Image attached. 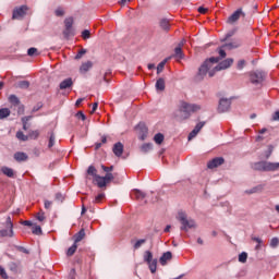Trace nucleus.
Returning a JSON list of instances; mask_svg holds the SVG:
<instances>
[{"label":"nucleus","instance_id":"27","mask_svg":"<svg viewBox=\"0 0 279 279\" xmlns=\"http://www.w3.org/2000/svg\"><path fill=\"white\" fill-rule=\"evenodd\" d=\"M9 101L10 104H12V106H19L21 104V100L19 99V97H16V95H10Z\"/></svg>","mask_w":279,"mask_h":279},{"label":"nucleus","instance_id":"47","mask_svg":"<svg viewBox=\"0 0 279 279\" xmlns=\"http://www.w3.org/2000/svg\"><path fill=\"white\" fill-rule=\"evenodd\" d=\"M56 16H64V9L62 8H57L54 11Z\"/></svg>","mask_w":279,"mask_h":279},{"label":"nucleus","instance_id":"30","mask_svg":"<svg viewBox=\"0 0 279 279\" xmlns=\"http://www.w3.org/2000/svg\"><path fill=\"white\" fill-rule=\"evenodd\" d=\"M151 260H154V254H151L150 251H146V252L144 253V262L148 264V263H150Z\"/></svg>","mask_w":279,"mask_h":279},{"label":"nucleus","instance_id":"6","mask_svg":"<svg viewBox=\"0 0 279 279\" xmlns=\"http://www.w3.org/2000/svg\"><path fill=\"white\" fill-rule=\"evenodd\" d=\"M0 236L1 238L14 236V223H12V218L10 216L7 217V220L4 222V229L0 230Z\"/></svg>","mask_w":279,"mask_h":279},{"label":"nucleus","instance_id":"10","mask_svg":"<svg viewBox=\"0 0 279 279\" xmlns=\"http://www.w3.org/2000/svg\"><path fill=\"white\" fill-rule=\"evenodd\" d=\"M223 162H226V160L222 157H216L207 163V167L208 169H217V167H221Z\"/></svg>","mask_w":279,"mask_h":279},{"label":"nucleus","instance_id":"44","mask_svg":"<svg viewBox=\"0 0 279 279\" xmlns=\"http://www.w3.org/2000/svg\"><path fill=\"white\" fill-rule=\"evenodd\" d=\"M36 219H37V221H45V219H46L45 211L40 210L39 213H37Z\"/></svg>","mask_w":279,"mask_h":279},{"label":"nucleus","instance_id":"24","mask_svg":"<svg viewBox=\"0 0 279 279\" xmlns=\"http://www.w3.org/2000/svg\"><path fill=\"white\" fill-rule=\"evenodd\" d=\"M154 142L157 144V145H162V143L165 142V135L162 133H157L155 136H154Z\"/></svg>","mask_w":279,"mask_h":279},{"label":"nucleus","instance_id":"56","mask_svg":"<svg viewBox=\"0 0 279 279\" xmlns=\"http://www.w3.org/2000/svg\"><path fill=\"white\" fill-rule=\"evenodd\" d=\"M271 154H274V146L269 145L268 153L266 154V158H269V156H271Z\"/></svg>","mask_w":279,"mask_h":279},{"label":"nucleus","instance_id":"32","mask_svg":"<svg viewBox=\"0 0 279 279\" xmlns=\"http://www.w3.org/2000/svg\"><path fill=\"white\" fill-rule=\"evenodd\" d=\"M77 252V244L74 242V244L68 248L66 256H73Z\"/></svg>","mask_w":279,"mask_h":279},{"label":"nucleus","instance_id":"52","mask_svg":"<svg viewBox=\"0 0 279 279\" xmlns=\"http://www.w3.org/2000/svg\"><path fill=\"white\" fill-rule=\"evenodd\" d=\"M38 53V49H36V48H29L28 50H27V54L28 56H36Z\"/></svg>","mask_w":279,"mask_h":279},{"label":"nucleus","instance_id":"20","mask_svg":"<svg viewBox=\"0 0 279 279\" xmlns=\"http://www.w3.org/2000/svg\"><path fill=\"white\" fill-rule=\"evenodd\" d=\"M86 236V232L84 229H81L75 235H74V243L78 244L80 241H82Z\"/></svg>","mask_w":279,"mask_h":279},{"label":"nucleus","instance_id":"28","mask_svg":"<svg viewBox=\"0 0 279 279\" xmlns=\"http://www.w3.org/2000/svg\"><path fill=\"white\" fill-rule=\"evenodd\" d=\"M226 49H236L241 47V41L229 43L223 46Z\"/></svg>","mask_w":279,"mask_h":279},{"label":"nucleus","instance_id":"60","mask_svg":"<svg viewBox=\"0 0 279 279\" xmlns=\"http://www.w3.org/2000/svg\"><path fill=\"white\" fill-rule=\"evenodd\" d=\"M198 12H199V14H206V12H208V9H206L204 7H199Z\"/></svg>","mask_w":279,"mask_h":279},{"label":"nucleus","instance_id":"54","mask_svg":"<svg viewBox=\"0 0 279 279\" xmlns=\"http://www.w3.org/2000/svg\"><path fill=\"white\" fill-rule=\"evenodd\" d=\"M40 108H43V105L40 102H38L35 107H33L32 113L34 114V112H38V110H40Z\"/></svg>","mask_w":279,"mask_h":279},{"label":"nucleus","instance_id":"22","mask_svg":"<svg viewBox=\"0 0 279 279\" xmlns=\"http://www.w3.org/2000/svg\"><path fill=\"white\" fill-rule=\"evenodd\" d=\"M149 270L151 274H156V269L158 267V259H151L150 262L147 263Z\"/></svg>","mask_w":279,"mask_h":279},{"label":"nucleus","instance_id":"43","mask_svg":"<svg viewBox=\"0 0 279 279\" xmlns=\"http://www.w3.org/2000/svg\"><path fill=\"white\" fill-rule=\"evenodd\" d=\"M104 197H106V194L101 193V194H98L95 199H94V203L95 204H101V201L104 199Z\"/></svg>","mask_w":279,"mask_h":279},{"label":"nucleus","instance_id":"35","mask_svg":"<svg viewBox=\"0 0 279 279\" xmlns=\"http://www.w3.org/2000/svg\"><path fill=\"white\" fill-rule=\"evenodd\" d=\"M165 64H167V59H165L157 65V75H160V73L165 71Z\"/></svg>","mask_w":279,"mask_h":279},{"label":"nucleus","instance_id":"4","mask_svg":"<svg viewBox=\"0 0 279 279\" xmlns=\"http://www.w3.org/2000/svg\"><path fill=\"white\" fill-rule=\"evenodd\" d=\"M178 221H180L181 230H184V232H189V230L196 228L195 220L189 218L184 213L178 214Z\"/></svg>","mask_w":279,"mask_h":279},{"label":"nucleus","instance_id":"25","mask_svg":"<svg viewBox=\"0 0 279 279\" xmlns=\"http://www.w3.org/2000/svg\"><path fill=\"white\" fill-rule=\"evenodd\" d=\"M155 87L157 90H165V88H166L165 78H158Z\"/></svg>","mask_w":279,"mask_h":279},{"label":"nucleus","instance_id":"15","mask_svg":"<svg viewBox=\"0 0 279 279\" xmlns=\"http://www.w3.org/2000/svg\"><path fill=\"white\" fill-rule=\"evenodd\" d=\"M71 86H73V78H65L60 83L59 88L66 90V88H71Z\"/></svg>","mask_w":279,"mask_h":279},{"label":"nucleus","instance_id":"61","mask_svg":"<svg viewBox=\"0 0 279 279\" xmlns=\"http://www.w3.org/2000/svg\"><path fill=\"white\" fill-rule=\"evenodd\" d=\"M52 204H53V203H51L50 201H45V208H46L47 210H49V208H51Z\"/></svg>","mask_w":279,"mask_h":279},{"label":"nucleus","instance_id":"55","mask_svg":"<svg viewBox=\"0 0 279 279\" xmlns=\"http://www.w3.org/2000/svg\"><path fill=\"white\" fill-rule=\"evenodd\" d=\"M244 66H245V60H240V61L238 62V65H236V68L239 69V71H241Z\"/></svg>","mask_w":279,"mask_h":279},{"label":"nucleus","instance_id":"21","mask_svg":"<svg viewBox=\"0 0 279 279\" xmlns=\"http://www.w3.org/2000/svg\"><path fill=\"white\" fill-rule=\"evenodd\" d=\"M90 69H93V62L87 61L81 65L80 71L81 73H87V71H90Z\"/></svg>","mask_w":279,"mask_h":279},{"label":"nucleus","instance_id":"26","mask_svg":"<svg viewBox=\"0 0 279 279\" xmlns=\"http://www.w3.org/2000/svg\"><path fill=\"white\" fill-rule=\"evenodd\" d=\"M10 114H11L10 109H8V108L0 109V119L1 120L8 119V117H10Z\"/></svg>","mask_w":279,"mask_h":279},{"label":"nucleus","instance_id":"18","mask_svg":"<svg viewBox=\"0 0 279 279\" xmlns=\"http://www.w3.org/2000/svg\"><path fill=\"white\" fill-rule=\"evenodd\" d=\"M172 58H175L178 62L184 59V52H182V49L180 47L174 48V54L172 56Z\"/></svg>","mask_w":279,"mask_h":279},{"label":"nucleus","instance_id":"36","mask_svg":"<svg viewBox=\"0 0 279 279\" xmlns=\"http://www.w3.org/2000/svg\"><path fill=\"white\" fill-rule=\"evenodd\" d=\"M138 128L142 130V135H140V138L141 141H145V138H147V126L140 125Z\"/></svg>","mask_w":279,"mask_h":279},{"label":"nucleus","instance_id":"57","mask_svg":"<svg viewBox=\"0 0 279 279\" xmlns=\"http://www.w3.org/2000/svg\"><path fill=\"white\" fill-rule=\"evenodd\" d=\"M33 117L32 116H26L22 118V123H27L28 121H32Z\"/></svg>","mask_w":279,"mask_h":279},{"label":"nucleus","instance_id":"31","mask_svg":"<svg viewBox=\"0 0 279 279\" xmlns=\"http://www.w3.org/2000/svg\"><path fill=\"white\" fill-rule=\"evenodd\" d=\"M100 167H101L102 171H105L106 175H112L114 166L107 167V166L101 165Z\"/></svg>","mask_w":279,"mask_h":279},{"label":"nucleus","instance_id":"16","mask_svg":"<svg viewBox=\"0 0 279 279\" xmlns=\"http://www.w3.org/2000/svg\"><path fill=\"white\" fill-rule=\"evenodd\" d=\"M29 157L27 156V154L23 153V151H17L14 154V160H16V162H25V160H27Z\"/></svg>","mask_w":279,"mask_h":279},{"label":"nucleus","instance_id":"33","mask_svg":"<svg viewBox=\"0 0 279 279\" xmlns=\"http://www.w3.org/2000/svg\"><path fill=\"white\" fill-rule=\"evenodd\" d=\"M38 136H40V131H38V130L31 131L28 133V138H32L33 141H36L38 138Z\"/></svg>","mask_w":279,"mask_h":279},{"label":"nucleus","instance_id":"29","mask_svg":"<svg viewBox=\"0 0 279 279\" xmlns=\"http://www.w3.org/2000/svg\"><path fill=\"white\" fill-rule=\"evenodd\" d=\"M159 25L161 29H165L166 32H168L169 27H171V25L169 24V20H166V19L161 20L159 22Z\"/></svg>","mask_w":279,"mask_h":279},{"label":"nucleus","instance_id":"9","mask_svg":"<svg viewBox=\"0 0 279 279\" xmlns=\"http://www.w3.org/2000/svg\"><path fill=\"white\" fill-rule=\"evenodd\" d=\"M241 16H245V13H243V10L238 9L235 12L232 13V15L228 17L227 23H229V25H234V23H236V21H239Z\"/></svg>","mask_w":279,"mask_h":279},{"label":"nucleus","instance_id":"38","mask_svg":"<svg viewBox=\"0 0 279 279\" xmlns=\"http://www.w3.org/2000/svg\"><path fill=\"white\" fill-rule=\"evenodd\" d=\"M17 88L27 89L29 88V82L28 81H21L17 83Z\"/></svg>","mask_w":279,"mask_h":279},{"label":"nucleus","instance_id":"40","mask_svg":"<svg viewBox=\"0 0 279 279\" xmlns=\"http://www.w3.org/2000/svg\"><path fill=\"white\" fill-rule=\"evenodd\" d=\"M259 191H263V187L262 186H255L251 190H246L245 193H247V195H252L254 193H259Z\"/></svg>","mask_w":279,"mask_h":279},{"label":"nucleus","instance_id":"5","mask_svg":"<svg viewBox=\"0 0 279 279\" xmlns=\"http://www.w3.org/2000/svg\"><path fill=\"white\" fill-rule=\"evenodd\" d=\"M255 171H278L279 162L258 161L253 165Z\"/></svg>","mask_w":279,"mask_h":279},{"label":"nucleus","instance_id":"39","mask_svg":"<svg viewBox=\"0 0 279 279\" xmlns=\"http://www.w3.org/2000/svg\"><path fill=\"white\" fill-rule=\"evenodd\" d=\"M16 138H19V141H29V137L28 135H25L23 132L19 131L16 133Z\"/></svg>","mask_w":279,"mask_h":279},{"label":"nucleus","instance_id":"17","mask_svg":"<svg viewBox=\"0 0 279 279\" xmlns=\"http://www.w3.org/2000/svg\"><path fill=\"white\" fill-rule=\"evenodd\" d=\"M0 171L3 173V175H7V178H14V169L10 167H1Z\"/></svg>","mask_w":279,"mask_h":279},{"label":"nucleus","instance_id":"58","mask_svg":"<svg viewBox=\"0 0 279 279\" xmlns=\"http://www.w3.org/2000/svg\"><path fill=\"white\" fill-rule=\"evenodd\" d=\"M25 113V106L21 105L17 109V114H24Z\"/></svg>","mask_w":279,"mask_h":279},{"label":"nucleus","instance_id":"53","mask_svg":"<svg viewBox=\"0 0 279 279\" xmlns=\"http://www.w3.org/2000/svg\"><path fill=\"white\" fill-rule=\"evenodd\" d=\"M0 276L3 279H8V272H5V269H3V267L0 266Z\"/></svg>","mask_w":279,"mask_h":279},{"label":"nucleus","instance_id":"7","mask_svg":"<svg viewBox=\"0 0 279 279\" xmlns=\"http://www.w3.org/2000/svg\"><path fill=\"white\" fill-rule=\"evenodd\" d=\"M250 82L254 84V86H262L263 82H265V73L260 71L251 72Z\"/></svg>","mask_w":279,"mask_h":279},{"label":"nucleus","instance_id":"2","mask_svg":"<svg viewBox=\"0 0 279 279\" xmlns=\"http://www.w3.org/2000/svg\"><path fill=\"white\" fill-rule=\"evenodd\" d=\"M199 110H202V106L182 101L179 110L174 112V117L177 121H186L193 112H199Z\"/></svg>","mask_w":279,"mask_h":279},{"label":"nucleus","instance_id":"49","mask_svg":"<svg viewBox=\"0 0 279 279\" xmlns=\"http://www.w3.org/2000/svg\"><path fill=\"white\" fill-rule=\"evenodd\" d=\"M72 34H73V29L72 28H65L63 31L64 38H69V36H71Z\"/></svg>","mask_w":279,"mask_h":279},{"label":"nucleus","instance_id":"46","mask_svg":"<svg viewBox=\"0 0 279 279\" xmlns=\"http://www.w3.org/2000/svg\"><path fill=\"white\" fill-rule=\"evenodd\" d=\"M76 119L81 120V121H86V114H84V112L82 111H78L76 114H75Z\"/></svg>","mask_w":279,"mask_h":279},{"label":"nucleus","instance_id":"64","mask_svg":"<svg viewBox=\"0 0 279 279\" xmlns=\"http://www.w3.org/2000/svg\"><path fill=\"white\" fill-rule=\"evenodd\" d=\"M219 56H220V58H226V50L220 49L219 50Z\"/></svg>","mask_w":279,"mask_h":279},{"label":"nucleus","instance_id":"41","mask_svg":"<svg viewBox=\"0 0 279 279\" xmlns=\"http://www.w3.org/2000/svg\"><path fill=\"white\" fill-rule=\"evenodd\" d=\"M144 243H147V240L145 239L137 240L133 245L134 250H138L142 245H144Z\"/></svg>","mask_w":279,"mask_h":279},{"label":"nucleus","instance_id":"42","mask_svg":"<svg viewBox=\"0 0 279 279\" xmlns=\"http://www.w3.org/2000/svg\"><path fill=\"white\" fill-rule=\"evenodd\" d=\"M239 262H240V263H247V253L242 252V253L239 255Z\"/></svg>","mask_w":279,"mask_h":279},{"label":"nucleus","instance_id":"23","mask_svg":"<svg viewBox=\"0 0 279 279\" xmlns=\"http://www.w3.org/2000/svg\"><path fill=\"white\" fill-rule=\"evenodd\" d=\"M154 149V145L151 143L143 144L141 146L142 154H148V151H151Z\"/></svg>","mask_w":279,"mask_h":279},{"label":"nucleus","instance_id":"3","mask_svg":"<svg viewBox=\"0 0 279 279\" xmlns=\"http://www.w3.org/2000/svg\"><path fill=\"white\" fill-rule=\"evenodd\" d=\"M88 175H93L94 182L97 184L98 189H104L114 180V174H105L104 177L97 174V168L95 166H89L87 169Z\"/></svg>","mask_w":279,"mask_h":279},{"label":"nucleus","instance_id":"14","mask_svg":"<svg viewBox=\"0 0 279 279\" xmlns=\"http://www.w3.org/2000/svg\"><path fill=\"white\" fill-rule=\"evenodd\" d=\"M171 258H173V254H171V252H166L161 255V257L159 258V263L160 265L165 266L167 265L168 260H171Z\"/></svg>","mask_w":279,"mask_h":279},{"label":"nucleus","instance_id":"34","mask_svg":"<svg viewBox=\"0 0 279 279\" xmlns=\"http://www.w3.org/2000/svg\"><path fill=\"white\" fill-rule=\"evenodd\" d=\"M53 145H56V134H53V132H50L48 148L51 149V147H53Z\"/></svg>","mask_w":279,"mask_h":279},{"label":"nucleus","instance_id":"59","mask_svg":"<svg viewBox=\"0 0 279 279\" xmlns=\"http://www.w3.org/2000/svg\"><path fill=\"white\" fill-rule=\"evenodd\" d=\"M234 34H236V29L230 31V32L227 34L226 38H232V36H234Z\"/></svg>","mask_w":279,"mask_h":279},{"label":"nucleus","instance_id":"63","mask_svg":"<svg viewBox=\"0 0 279 279\" xmlns=\"http://www.w3.org/2000/svg\"><path fill=\"white\" fill-rule=\"evenodd\" d=\"M98 106H99L98 102L93 104V108H92V112H90L92 114L97 110Z\"/></svg>","mask_w":279,"mask_h":279},{"label":"nucleus","instance_id":"11","mask_svg":"<svg viewBox=\"0 0 279 279\" xmlns=\"http://www.w3.org/2000/svg\"><path fill=\"white\" fill-rule=\"evenodd\" d=\"M204 125H206V122L197 123L195 125L194 130L189 134L187 140L193 141V138H195V136H197V134H199V132H202V128H204Z\"/></svg>","mask_w":279,"mask_h":279},{"label":"nucleus","instance_id":"8","mask_svg":"<svg viewBox=\"0 0 279 279\" xmlns=\"http://www.w3.org/2000/svg\"><path fill=\"white\" fill-rule=\"evenodd\" d=\"M25 14H27V5H22L13 10L12 19L13 21L21 20L23 16H25Z\"/></svg>","mask_w":279,"mask_h":279},{"label":"nucleus","instance_id":"12","mask_svg":"<svg viewBox=\"0 0 279 279\" xmlns=\"http://www.w3.org/2000/svg\"><path fill=\"white\" fill-rule=\"evenodd\" d=\"M230 99L222 98L219 101L218 111L219 112H228L230 110Z\"/></svg>","mask_w":279,"mask_h":279},{"label":"nucleus","instance_id":"37","mask_svg":"<svg viewBox=\"0 0 279 279\" xmlns=\"http://www.w3.org/2000/svg\"><path fill=\"white\" fill-rule=\"evenodd\" d=\"M64 25L66 29L73 28V17H68L64 20Z\"/></svg>","mask_w":279,"mask_h":279},{"label":"nucleus","instance_id":"19","mask_svg":"<svg viewBox=\"0 0 279 279\" xmlns=\"http://www.w3.org/2000/svg\"><path fill=\"white\" fill-rule=\"evenodd\" d=\"M132 195H134L135 199H140V201L145 199V197H147L145 192L141 190H133Z\"/></svg>","mask_w":279,"mask_h":279},{"label":"nucleus","instance_id":"50","mask_svg":"<svg viewBox=\"0 0 279 279\" xmlns=\"http://www.w3.org/2000/svg\"><path fill=\"white\" fill-rule=\"evenodd\" d=\"M86 49H81L75 56V60H81L82 56H85Z\"/></svg>","mask_w":279,"mask_h":279},{"label":"nucleus","instance_id":"13","mask_svg":"<svg viewBox=\"0 0 279 279\" xmlns=\"http://www.w3.org/2000/svg\"><path fill=\"white\" fill-rule=\"evenodd\" d=\"M114 156H117L118 158H121V156H123V144L121 142H118L113 145V149H112Z\"/></svg>","mask_w":279,"mask_h":279},{"label":"nucleus","instance_id":"62","mask_svg":"<svg viewBox=\"0 0 279 279\" xmlns=\"http://www.w3.org/2000/svg\"><path fill=\"white\" fill-rule=\"evenodd\" d=\"M272 121H279V111H276L272 116Z\"/></svg>","mask_w":279,"mask_h":279},{"label":"nucleus","instance_id":"48","mask_svg":"<svg viewBox=\"0 0 279 279\" xmlns=\"http://www.w3.org/2000/svg\"><path fill=\"white\" fill-rule=\"evenodd\" d=\"M82 38L84 40H87V38H90V31H88V29L83 31Z\"/></svg>","mask_w":279,"mask_h":279},{"label":"nucleus","instance_id":"1","mask_svg":"<svg viewBox=\"0 0 279 279\" xmlns=\"http://www.w3.org/2000/svg\"><path fill=\"white\" fill-rule=\"evenodd\" d=\"M218 62L219 58L211 57L207 59L198 69L195 77L196 82H202L206 75H209V77H215V73L225 71V69H230V66H232L234 63V59L229 58L220 62L218 65H215Z\"/></svg>","mask_w":279,"mask_h":279},{"label":"nucleus","instance_id":"51","mask_svg":"<svg viewBox=\"0 0 279 279\" xmlns=\"http://www.w3.org/2000/svg\"><path fill=\"white\" fill-rule=\"evenodd\" d=\"M277 245H279V239L272 238L270 241V247H276Z\"/></svg>","mask_w":279,"mask_h":279},{"label":"nucleus","instance_id":"45","mask_svg":"<svg viewBox=\"0 0 279 279\" xmlns=\"http://www.w3.org/2000/svg\"><path fill=\"white\" fill-rule=\"evenodd\" d=\"M33 234H37V235L43 234V228H40V226L33 227Z\"/></svg>","mask_w":279,"mask_h":279}]
</instances>
